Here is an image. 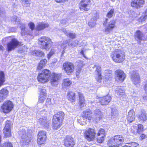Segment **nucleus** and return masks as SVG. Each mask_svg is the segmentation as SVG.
I'll return each instance as SVG.
<instances>
[{
	"mask_svg": "<svg viewBox=\"0 0 147 147\" xmlns=\"http://www.w3.org/2000/svg\"><path fill=\"white\" fill-rule=\"evenodd\" d=\"M61 76V73L54 72L51 73V71L47 69H43L40 72L38 73L37 79L40 83L45 84L47 82L50 80L52 84L59 82Z\"/></svg>",
	"mask_w": 147,
	"mask_h": 147,
	"instance_id": "obj_1",
	"label": "nucleus"
},
{
	"mask_svg": "<svg viewBox=\"0 0 147 147\" xmlns=\"http://www.w3.org/2000/svg\"><path fill=\"white\" fill-rule=\"evenodd\" d=\"M65 115L64 112L62 111H59L53 115L52 120L53 130H57L60 128L63 124Z\"/></svg>",
	"mask_w": 147,
	"mask_h": 147,
	"instance_id": "obj_2",
	"label": "nucleus"
},
{
	"mask_svg": "<svg viewBox=\"0 0 147 147\" xmlns=\"http://www.w3.org/2000/svg\"><path fill=\"white\" fill-rule=\"evenodd\" d=\"M125 53L120 49H116L113 51L111 57L113 61L117 63H122L125 59Z\"/></svg>",
	"mask_w": 147,
	"mask_h": 147,
	"instance_id": "obj_3",
	"label": "nucleus"
},
{
	"mask_svg": "<svg viewBox=\"0 0 147 147\" xmlns=\"http://www.w3.org/2000/svg\"><path fill=\"white\" fill-rule=\"evenodd\" d=\"M124 141V139L122 136L117 135L109 139L107 144L110 147H118L121 145Z\"/></svg>",
	"mask_w": 147,
	"mask_h": 147,
	"instance_id": "obj_4",
	"label": "nucleus"
},
{
	"mask_svg": "<svg viewBox=\"0 0 147 147\" xmlns=\"http://www.w3.org/2000/svg\"><path fill=\"white\" fill-rule=\"evenodd\" d=\"M38 43L41 49L45 50H49V44L53 43L50 38L45 36L39 38L38 40Z\"/></svg>",
	"mask_w": 147,
	"mask_h": 147,
	"instance_id": "obj_5",
	"label": "nucleus"
},
{
	"mask_svg": "<svg viewBox=\"0 0 147 147\" xmlns=\"http://www.w3.org/2000/svg\"><path fill=\"white\" fill-rule=\"evenodd\" d=\"M14 105L11 101L6 100L1 105V111L5 114H7L11 111Z\"/></svg>",
	"mask_w": 147,
	"mask_h": 147,
	"instance_id": "obj_6",
	"label": "nucleus"
},
{
	"mask_svg": "<svg viewBox=\"0 0 147 147\" xmlns=\"http://www.w3.org/2000/svg\"><path fill=\"white\" fill-rule=\"evenodd\" d=\"M96 134V130L94 129L89 128L85 130L84 132V136L87 141L91 142L94 140Z\"/></svg>",
	"mask_w": 147,
	"mask_h": 147,
	"instance_id": "obj_7",
	"label": "nucleus"
},
{
	"mask_svg": "<svg viewBox=\"0 0 147 147\" xmlns=\"http://www.w3.org/2000/svg\"><path fill=\"white\" fill-rule=\"evenodd\" d=\"M75 66L71 62L66 61L63 63L62 69L68 75L72 74L74 72Z\"/></svg>",
	"mask_w": 147,
	"mask_h": 147,
	"instance_id": "obj_8",
	"label": "nucleus"
},
{
	"mask_svg": "<svg viewBox=\"0 0 147 147\" xmlns=\"http://www.w3.org/2000/svg\"><path fill=\"white\" fill-rule=\"evenodd\" d=\"M108 19L106 18L103 23L104 26H106L105 30V32L107 34H109L111 31H112L116 27V21L113 20L110 21L109 23L107 26L106 25L107 23Z\"/></svg>",
	"mask_w": 147,
	"mask_h": 147,
	"instance_id": "obj_9",
	"label": "nucleus"
},
{
	"mask_svg": "<svg viewBox=\"0 0 147 147\" xmlns=\"http://www.w3.org/2000/svg\"><path fill=\"white\" fill-rule=\"evenodd\" d=\"M21 43L15 38H12L7 44V50L8 52H10L17 47L20 45Z\"/></svg>",
	"mask_w": 147,
	"mask_h": 147,
	"instance_id": "obj_10",
	"label": "nucleus"
},
{
	"mask_svg": "<svg viewBox=\"0 0 147 147\" xmlns=\"http://www.w3.org/2000/svg\"><path fill=\"white\" fill-rule=\"evenodd\" d=\"M91 3L90 0H81L79 5V8L81 10L87 11L90 8Z\"/></svg>",
	"mask_w": 147,
	"mask_h": 147,
	"instance_id": "obj_11",
	"label": "nucleus"
},
{
	"mask_svg": "<svg viewBox=\"0 0 147 147\" xmlns=\"http://www.w3.org/2000/svg\"><path fill=\"white\" fill-rule=\"evenodd\" d=\"M63 142L65 147H74L75 144L74 138L70 136L67 135L65 137Z\"/></svg>",
	"mask_w": 147,
	"mask_h": 147,
	"instance_id": "obj_12",
	"label": "nucleus"
},
{
	"mask_svg": "<svg viewBox=\"0 0 147 147\" xmlns=\"http://www.w3.org/2000/svg\"><path fill=\"white\" fill-rule=\"evenodd\" d=\"M11 121H10L7 120L5 122V127L3 129L5 138L9 137L11 136Z\"/></svg>",
	"mask_w": 147,
	"mask_h": 147,
	"instance_id": "obj_13",
	"label": "nucleus"
},
{
	"mask_svg": "<svg viewBox=\"0 0 147 147\" xmlns=\"http://www.w3.org/2000/svg\"><path fill=\"white\" fill-rule=\"evenodd\" d=\"M115 80L118 82H122L125 79L126 75L123 71L121 69H117L115 71Z\"/></svg>",
	"mask_w": 147,
	"mask_h": 147,
	"instance_id": "obj_14",
	"label": "nucleus"
},
{
	"mask_svg": "<svg viewBox=\"0 0 147 147\" xmlns=\"http://www.w3.org/2000/svg\"><path fill=\"white\" fill-rule=\"evenodd\" d=\"M94 67L96 68L95 71L96 73V76L95 77V79L98 82L101 83L102 78V75L101 67L100 65H98L97 64L94 65L93 68Z\"/></svg>",
	"mask_w": 147,
	"mask_h": 147,
	"instance_id": "obj_15",
	"label": "nucleus"
},
{
	"mask_svg": "<svg viewBox=\"0 0 147 147\" xmlns=\"http://www.w3.org/2000/svg\"><path fill=\"white\" fill-rule=\"evenodd\" d=\"M131 79L133 83L135 85L139 84L141 82L139 74L136 71H133L131 73Z\"/></svg>",
	"mask_w": 147,
	"mask_h": 147,
	"instance_id": "obj_16",
	"label": "nucleus"
},
{
	"mask_svg": "<svg viewBox=\"0 0 147 147\" xmlns=\"http://www.w3.org/2000/svg\"><path fill=\"white\" fill-rule=\"evenodd\" d=\"M92 112L91 110L88 109L83 111L81 115V117L84 119L90 121L92 118Z\"/></svg>",
	"mask_w": 147,
	"mask_h": 147,
	"instance_id": "obj_17",
	"label": "nucleus"
},
{
	"mask_svg": "<svg viewBox=\"0 0 147 147\" xmlns=\"http://www.w3.org/2000/svg\"><path fill=\"white\" fill-rule=\"evenodd\" d=\"M38 122L45 128H48L50 123V121L46 117H44L39 119Z\"/></svg>",
	"mask_w": 147,
	"mask_h": 147,
	"instance_id": "obj_18",
	"label": "nucleus"
},
{
	"mask_svg": "<svg viewBox=\"0 0 147 147\" xmlns=\"http://www.w3.org/2000/svg\"><path fill=\"white\" fill-rule=\"evenodd\" d=\"M111 97L109 95H106L99 98V102L102 105H107L111 101Z\"/></svg>",
	"mask_w": 147,
	"mask_h": 147,
	"instance_id": "obj_19",
	"label": "nucleus"
},
{
	"mask_svg": "<svg viewBox=\"0 0 147 147\" xmlns=\"http://www.w3.org/2000/svg\"><path fill=\"white\" fill-rule=\"evenodd\" d=\"M67 99L71 102H75L76 98V93L72 91H69L67 93Z\"/></svg>",
	"mask_w": 147,
	"mask_h": 147,
	"instance_id": "obj_20",
	"label": "nucleus"
},
{
	"mask_svg": "<svg viewBox=\"0 0 147 147\" xmlns=\"http://www.w3.org/2000/svg\"><path fill=\"white\" fill-rule=\"evenodd\" d=\"M9 94L8 90L4 88L0 90V102H2L8 96Z\"/></svg>",
	"mask_w": 147,
	"mask_h": 147,
	"instance_id": "obj_21",
	"label": "nucleus"
},
{
	"mask_svg": "<svg viewBox=\"0 0 147 147\" xmlns=\"http://www.w3.org/2000/svg\"><path fill=\"white\" fill-rule=\"evenodd\" d=\"M77 94L79 99V105L81 107H82L86 104L84 96V94L81 92H78Z\"/></svg>",
	"mask_w": 147,
	"mask_h": 147,
	"instance_id": "obj_22",
	"label": "nucleus"
},
{
	"mask_svg": "<svg viewBox=\"0 0 147 147\" xmlns=\"http://www.w3.org/2000/svg\"><path fill=\"white\" fill-rule=\"evenodd\" d=\"M49 26V24L48 23H45L44 22H39L36 26V30L38 31L42 30L48 28Z\"/></svg>",
	"mask_w": 147,
	"mask_h": 147,
	"instance_id": "obj_23",
	"label": "nucleus"
},
{
	"mask_svg": "<svg viewBox=\"0 0 147 147\" xmlns=\"http://www.w3.org/2000/svg\"><path fill=\"white\" fill-rule=\"evenodd\" d=\"M135 38L138 41L144 40L146 39L144 34L140 30L136 32L135 34Z\"/></svg>",
	"mask_w": 147,
	"mask_h": 147,
	"instance_id": "obj_24",
	"label": "nucleus"
},
{
	"mask_svg": "<svg viewBox=\"0 0 147 147\" xmlns=\"http://www.w3.org/2000/svg\"><path fill=\"white\" fill-rule=\"evenodd\" d=\"M77 68L76 70V74L77 75H79L82 70L84 64L83 61L79 60L77 62Z\"/></svg>",
	"mask_w": 147,
	"mask_h": 147,
	"instance_id": "obj_25",
	"label": "nucleus"
},
{
	"mask_svg": "<svg viewBox=\"0 0 147 147\" xmlns=\"http://www.w3.org/2000/svg\"><path fill=\"white\" fill-rule=\"evenodd\" d=\"M47 61L46 59H42L40 60L38 63L36 68L37 70H40L42 69L46 65Z\"/></svg>",
	"mask_w": 147,
	"mask_h": 147,
	"instance_id": "obj_26",
	"label": "nucleus"
},
{
	"mask_svg": "<svg viewBox=\"0 0 147 147\" xmlns=\"http://www.w3.org/2000/svg\"><path fill=\"white\" fill-rule=\"evenodd\" d=\"M32 55L39 57H43L45 56V54L42 51L34 50L32 52Z\"/></svg>",
	"mask_w": 147,
	"mask_h": 147,
	"instance_id": "obj_27",
	"label": "nucleus"
},
{
	"mask_svg": "<svg viewBox=\"0 0 147 147\" xmlns=\"http://www.w3.org/2000/svg\"><path fill=\"white\" fill-rule=\"evenodd\" d=\"M6 81L5 75L3 71H0V88L4 84Z\"/></svg>",
	"mask_w": 147,
	"mask_h": 147,
	"instance_id": "obj_28",
	"label": "nucleus"
},
{
	"mask_svg": "<svg viewBox=\"0 0 147 147\" xmlns=\"http://www.w3.org/2000/svg\"><path fill=\"white\" fill-rule=\"evenodd\" d=\"M105 74V81H108L112 79V71L110 70H106Z\"/></svg>",
	"mask_w": 147,
	"mask_h": 147,
	"instance_id": "obj_29",
	"label": "nucleus"
},
{
	"mask_svg": "<svg viewBox=\"0 0 147 147\" xmlns=\"http://www.w3.org/2000/svg\"><path fill=\"white\" fill-rule=\"evenodd\" d=\"M95 116L96 120H100L102 118L103 115L101 111L98 109L95 111Z\"/></svg>",
	"mask_w": 147,
	"mask_h": 147,
	"instance_id": "obj_30",
	"label": "nucleus"
},
{
	"mask_svg": "<svg viewBox=\"0 0 147 147\" xmlns=\"http://www.w3.org/2000/svg\"><path fill=\"white\" fill-rule=\"evenodd\" d=\"M47 138H37V143L39 145H42L45 143Z\"/></svg>",
	"mask_w": 147,
	"mask_h": 147,
	"instance_id": "obj_31",
	"label": "nucleus"
},
{
	"mask_svg": "<svg viewBox=\"0 0 147 147\" xmlns=\"http://www.w3.org/2000/svg\"><path fill=\"white\" fill-rule=\"evenodd\" d=\"M135 117V113L133 110L129 111V122H131L134 120Z\"/></svg>",
	"mask_w": 147,
	"mask_h": 147,
	"instance_id": "obj_32",
	"label": "nucleus"
},
{
	"mask_svg": "<svg viewBox=\"0 0 147 147\" xmlns=\"http://www.w3.org/2000/svg\"><path fill=\"white\" fill-rule=\"evenodd\" d=\"M32 139V137L28 136L25 138H23L22 139V142L25 145H28L31 141Z\"/></svg>",
	"mask_w": 147,
	"mask_h": 147,
	"instance_id": "obj_33",
	"label": "nucleus"
},
{
	"mask_svg": "<svg viewBox=\"0 0 147 147\" xmlns=\"http://www.w3.org/2000/svg\"><path fill=\"white\" fill-rule=\"evenodd\" d=\"M63 84L65 87H68L70 86L72 84L71 81L69 78L63 79Z\"/></svg>",
	"mask_w": 147,
	"mask_h": 147,
	"instance_id": "obj_34",
	"label": "nucleus"
},
{
	"mask_svg": "<svg viewBox=\"0 0 147 147\" xmlns=\"http://www.w3.org/2000/svg\"><path fill=\"white\" fill-rule=\"evenodd\" d=\"M46 132L43 130H41L38 131L37 138H47Z\"/></svg>",
	"mask_w": 147,
	"mask_h": 147,
	"instance_id": "obj_35",
	"label": "nucleus"
},
{
	"mask_svg": "<svg viewBox=\"0 0 147 147\" xmlns=\"http://www.w3.org/2000/svg\"><path fill=\"white\" fill-rule=\"evenodd\" d=\"M97 135V136H105V130L102 128H100L98 130Z\"/></svg>",
	"mask_w": 147,
	"mask_h": 147,
	"instance_id": "obj_36",
	"label": "nucleus"
},
{
	"mask_svg": "<svg viewBox=\"0 0 147 147\" xmlns=\"http://www.w3.org/2000/svg\"><path fill=\"white\" fill-rule=\"evenodd\" d=\"M139 119L140 121H145L147 119V116L145 113H142L139 117Z\"/></svg>",
	"mask_w": 147,
	"mask_h": 147,
	"instance_id": "obj_37",
	"label": "nucleus"
},
{
	"mask_svg": "<svg viewBox=\"0 0 147 147\" xmlns=\"http://www.w3.org/2000/svg\"><path fill=\"white\" fill-rule=\"evenodd\" d=\"M114 12L115 10L114 9H111L107 13L106 16L109 18H112L115 13Z\"/></svg>",
	"mask_w": 147,
	"mask_h": 147,
	"instance_id": "obj_38",
	"label": "nucleus"
},
{
	"mask_svg": "<svg viewBox=\"0 0 147 147\" xmlns=\"http://www.w3.org/2000/svg\"><path fill=\"white\" fill-rule=\"evenodd\" d=\"M137 125L135 124L130 127V131L132 133L134 134L137 132Z\"/></svg>",
	"mask_w": 147,
	"mask_h": 147,
	"instance_id": "obj_39",
	"label": "nucleus"
},
{
	"mask_svg": "<svg viewBox=\"0 0 147 147\" xmlns=\"http://www.w3.org/2000/svg\"><path fill=\"white\" fill-rule=\"evenodd\" d=\"M138 0H133L131 2V5L133 7H134L136 8H139V5H137V3H138Z\"/></svg>",
	"mask_w": 147,
	"mask_h": 147,
	"instance_id": "obj_40",
	"label": "nucleus"
},
{
	"mask_svg": "<svg viewBox=\"0 0 147 147\" xmlns=\"http://www.w3.org/2000/svg\"><path fill=\"white\" fill-rule=\"evenodd\" d=\"M2 147H13L12 143L10 142H5L3 144Z\"/></svg>",
	"mask_w": 147,
	"mask_h": 147,
	"instance_id": "obj_41",
	"label": "nucleus"
},
{
	"mask_svg": "<svg viewBox=\"0 0 147 147\" xmlns=\"http://www.w3.org/2000/svg\"><path fill=\"white\" fill-rule=\"evenodd\" d=\"M116 92L118 95H123L124 94V92L123 90L120 89H118L116 90Z\"/></svg>",
	"mask_w": 147,
	"mask_h": 147,
	"instance_id": "obj_42",
	"label": "nucleus"
},
{
	"mask_svg": "<svg viewBox=\"0 0 147 147\" xmlns=\"http://www.w3.org/2000/svg\"><path fill=\"white\" fill-rule=\"evenodd\" d=\"M66 35L69 38L72 39H74L76 37V35L75 33H69Z\"/></svg>",
	"mask_w": 147,
	"mask_h": 147,
	"instance_id": "obj_43",
	"label": "nucleus"
},
{
	"mask_svg": "<svg viewBox=\"0 0 147 147\" xmlns=\"http://www.w3.org/2000/svg\"><path fill=\"white\" fill-rule=\"evenodd\" d=\"M147 18V8L145 11L144 15L142 16L140 18L142 21H144Z\"/></svg>",
	"mask_w": 147,
	"mask_h": 147,
	"instance_id": "obj_44",
	"label": "nucleus"
},
{
	"mask_svg": "<svg viewBox=\"0 0 147 147\" xmlns=\"http://www.w3.org/2000/svg\"><path fill=\"white\" fill-rule=\"evenodd\" d=\"M28 25L30 28L31 30L32 31L34 30L35 28V26L33 22H30L28 24Z\"/></svg>",
	"mask_w": 147,
	"mask_h": 147,
	"instance_id": "obj_45",
	"label": "nucleus"
},
{
	"mask_svg": "<svg viewBox=\"0 0 147 147\" xmlns=\"http://www.w3.org/2000/svg\"><path fill=\"white\" fill-rule=\"evenodd\" d=\"M105 136H101V137L97 138L96 140L98 143H102L104 141V138Z\"/></svg>",
	"mask_w": 147,
	"mask_h": 147,
	"instance_id": "obj_46",
	"label": "nucleus"
},
{
	"mask_svg": "<svg viewBox=\"0 0 147 147\" xmlns=\"http://www.w3.org/2000/svg\"><path fill=\"white\" fill-rule=\"evenodd\" d=\"M129 147H139L138 143L135 142L129 143Z\"/></svg>",
	"mask_w": 147,
	"mask_h": 147,
	"instance_id": "obj_47",
	"label": "nucleus"
},
{
	"mask_svg": "<svg viewBox=\"0 0 147 147\" xmlns=\"http://www.w3.org/2000/svg\"><path fill=\"white\" fill-rule=\"evenodd\" d=\"M52 104L51 99L50 98H47L46 100L45 105L46 106L50 105Z\"/></svg>",
	"mask_w": 147,
	"mask_h": 147,
	"instance_id": "obj_48",
	"label": "nucleus"
},
{
	"mask_svg": "<svg viewBox=\"0 0 147 147\" xmlns=\"http://www.w3.org/2000/svg\"><path fill=\"white\" fill-rule=\"evenodd\" d=\"M137 132H139L143 131V128L142 125L140 124L137 125Z\"/></svg>",
	"mask_w": 147,
	"mask_h": 147,
	"instance_id": "obj_49",
	"label": "nucleus"
},
{
	"mask_svg": "<svg viewBox=\"0 0 147 147\" xmlns=\"http://www.w3.org/2000/svg\"><path fill=\"white\" fill-rule=\"evenodd\" d=\"M138 2L137 3V5H139V8L142 6L144 4V0H138Z\"/></svg>",
	"mask_w": 147,
	"mask_h": 147,
	"instance_id": "obj_50",
	"label": "nucleus"
},
{
	"mask_svg": "<svg viewBox=\"0 0 147 147\" xmlns=\"http://www.w3.org/2000/svg\"><path fill=\"white\" fill-rule=\"evenodd\" d=\"M43 96H42L39 98L38 100V102L40 103H42L44 102L45 100V98L44 97H42Z\"/></svg>",
	"mask_w": 147,
	"mask_h": 147,
	"instance_id": "obj_51",
	"label": "nucleus"
},
{
	"mask_svg": "<svg viewBox=\"0 0 147 147\" xmlns=\"http://www.w3.org/2000/svg\"><path fill=\"white\" fill-rule=\"evenodd\" d=\"M55 1L57 3H63L67 1L68 0H55Z\"/></svg>",
	"mask_w": 147,
	"mask_h": 147,
	"instance_id": "obj_52",
	"label": "nucleus"
},
{
	"mask_svg": "<svg viewBox=\"0 0 147 147\" xmlns=\"http://www.w3.org/2000/svg\"><path fill=\"white\" fill-rule=\"evenodd\" d=\"M22 2L24 3L25 4H29V1L28 0H23Z\"/></svg>",
	"mask_w": 147,
	"mask_h": 147,
	"instance_id": "obj_53",
	"label": "nucleus"
},
{
	"mask_svg": "<svg viewBox=\"0 0 147 147\" xmlns=\"http://www.w3.org/2000/svg\"><path fill=\"white\" fill-rule=\"evenodd\" d=\"M49 53L52 56L55 53V52L53 50L51 49Z\"/></svg>",
	"mask_w": 147,
	"mask_h": 147,
	"instance_id": "obj_54",
	"label": "nucleus"
},
{
	"mask_svg": "<svg viewBox=\"0 0 147 147\" xmlns=\"http://www.w3.org/2000/svg\"><path fill=\"white\" fill-rule=\"evenodd\" d=\"M21 29L22 31H24L25 29V27L24 26L22 25L21 26Z\"/></svg>",
	"mask_w": 147,
	"mask_h": 147,
	"instance_id": "obj_55",
	"label": "nucleus"
},
{
	"mask_svg": "<svg viewBox=\"0 0 147 147\" xmlns=\"http://www.w3.org/2000/svg\"><path fill=\"white\" fill-rule=\"evenodd\" d=\"M80 53L81 54H82L83 55V56L84 57L86 58V56H85V54H84V51L83 50H81V51Z\"/></svg>",
	"mask_w": 147,
	"mask_h": 147,
	"instance_id": "obj_56",
	"label": "nucleus"
},
{
	"mask_svg": "<svg viewBox=\"0 0 147 147\" xmlns=\"http://www.w3.org/2000/svg\"><path fill=\"white\" fill-rule=\"evenodd\" d=\"M52 56V55L50 54L49 53H48V54L47 55V57L48 59H49Z\"/></svg>",
	"mask_w": 147,
	"mask_h": 147,
	"instance_id": "obj_57",
	"label": "nucleus"
},
{
	"mask_svg": "<svg viewBox=\"0 0 147 147\" xmlns=\"http://www.w3.org/2000/svg\"><path fill=\"white\" fill-rule=\"evenodd\" d=\"M140 137L142 139H143L145 137V135L144 134H142L141 136Z\"/></svg>",
	"mask_w": 147,
	"mask_h": 147,
	"instance_id": "obj_58",
	"label": "nucleus"
},
{
	"mask_svg": "<svg viewBox=\"0 0 147 147\" xmlns=\"http://www.w3.org/2000/svg\"><path fill=\"white\" fill-rule=\"evenodd\" d=\"M143 98L144 100H147V96H144Z\"/></svg>",
	"mask_w": 147,
	"mask_h": 147,
	"instance_id": "obj_59",
	"label": "nucleus"
},
{
	"mask_svg": "<svg viewBox=\"0 0 147 147\" xmlns=\"http://www.w3.org/2000/svg\"><path fill=\"white\" fill-rule=\"evenodd\" d=\"M3 47L1 45H0V50H2L3 49Z\"/></svg>",
	"mask_w": 147,
	"mask_h": 147,
	"instance_id": "obj_60",
	"label": "nucleus"
},
{
	"mask_svg": "<svg viewBox=\"0 0 147 147\" xmlns=\"http://www.w3.org/2000/svg\"><path fill=\"white\" fill-rule=\"evenodd\" d=\"M1 136L0 135V145H1Z\"/></svg>",
	"mask_w": 147,
	"mask_h": 147,
	"instance_id": "obj_61",
	"label": "nucleus"
},
{
	"mask_svg": "<svg viewBox=\"0 0 147 147\" xmlns=\"http://www.w3.org/2000/svg\"><path fill=\"white\" fill-rule=\"evenodd\" d=\"M147 87V85H146L145 86L144 90L146 91L147 90L146 87Z\"/></svg>",
	"mask_w": 147,
	"mask_h": 147,
	"instance_id": "obj_62",
	"label": "nucleus"
},
{
	"mask_svg": "<svg viewBox=\"0 0 147 147\" xmlns=\"http://www.w3.org/2000/svg\"><path fill=\"white\" fill-rule=\"evenodd\" d=\"M43 94V96H45L46 95V92H44Z\"/></svg>",
	"mask_w": 147,
	"mask_h": 147,
	"instance_id": "obj_63",
	"label": "nucleus"
},
{
	"mask_svg": "<svg viewBox=\"0 0 147 147\" xmlns=\"http://www.w3.org/2000/svg\"><path fill=\"white\" fill-rule=\"evenodd\" d=\"M123 147H129L125 145L124 146H123Z\"/></svg>",
	"mask_w": 147,
	"mask_h": 147,
	"instance_id": "obj_64",
	"label": "nucleus"
}]
</instances>
